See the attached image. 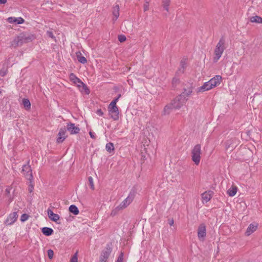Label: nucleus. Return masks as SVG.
Segmentation results:
<instances>
[{
  "label": "nucleus",
  "mask_w": 262,
  "mask_h": 262,
  "mask_svg": "<svg viewBox=\"0 0 262 262\" xmlns=\"http://www.w3.org/2000/svg\"><path fill=\"white\" fill-rule=\"evenodd\" d=\"M99 113H100V114H103V113H102L100 110H99Z\"/></svg>",
  "instance_id": "47"
},
{
  "label": "nucleus",
  "mask_w": 262,
  "mask_h": 262,
  "mask_svg": "<svg viewBox=\"0 0 262 262\" xmlns=\"http://www.w3.org/2000/svg\"><path fill=\"white\" fill-rule=\"evenodd\" d=\"M123 253L121 252L118 257V258L116 262H123Z\"/></svg>",
  "instance_id": "33"
},
{
  "label": "nucleus",
  "mask_w": 262,
  "mask_h": 262,
  "mask_svg": "<svg viewBox=\"0 0 262 262\" xmlns=\"http://www.w3.org/2000/svg\"><path fill=\"white\" fill-rule=\"evenodd\" d=\"M225 49V41L223 39H221L217 42L214 51L213 60L215 62L222 56Z\"/></svg>",
  "instance_id": "3"
},
{
  "label": "nucleus",
  "mask_w": 262,
  "mask_h": 262,
  "mask_svg": "<svg viewBox=\"0 0 262 262\" xmlns=\"http://www.w3.org/2000/svg\"><path fill=\"white\" fill-rule=\"evenodd\" d=\"M30 191L31 192L32 191L31 188H29Z\"/></svg>",
  "instance_id": "48"
},
{
  "label": "nucleus",
  "mask_w": 262,
  "mask_h": 262,
  "mask_svg": "<svg viewBox=\"0 0 262 262\" xmlns=\"http://www.w3.org/2000/svg\"><path fill=\"white\" fill-rule=\"evenodd\" d=\"M18 216L17 212H13L12 213H10L9 216L5 221V224L6 225H12L16 220Z\"/></svg>",
  "instance_id": "10"
},
{
  "label": "nucleus",
  "mask_w": 262,
  "mask_h": 262,
  "mask_svg": "<svg viewBox=\"0 0 262 262\" xmlns=\"http://www.w3.org/2000/svg\"><path fill=\"white\" fill-rule=\"evenodd\" d=\"M89 134H90L91 138H92V139H96L95 135L94 132L90 131L89 132Z\"/></svg>",
  "instance_id": "40"
},
{
  "label": "nucleus",
  "mask_w": 262,
  "mask_h": 262,
  "mask_svg": "<svg viewBox=\"0 0 262 262\" xmlns=\"http://www.w3.org/2000/svg\"><path fill=\"white\" fill-rule=\"evenodd\" d=\"M78 252L77 251L71 257L70 262H78Z\"/></svg>",
  "instance_id": "31"
},
{
  "label": "nucleus",
  "mask_w": 262,
  "mask_h": 262,
  "mask_svg": "<svg viewBox=\"0 0 262 262\" xmlns=\"http://www.w3.org/2000/svg\"><path fill=\"white\" fill-rule=\"evenodd\" d=\"M41 232L44 235L46 236H50L53 233L54 231L51 228L43 227L41 229Z\"/></svg>",
  "instance_id": "22"
},
{
  "label": "nucleus",
  "mask_w": 262,
  "mask_h": 262,
  "mask_svg": "<svg viewBox=\"0 0 262 262\" xmlns=\"http://www.w3.org/2000/svg\"><path fill=\"white\" fill-rule=\"evenodd\" d=\"M67 128L71 134H76L80 131V128L76 126L75 124L72 123H67Z\"/></svg>",
  "instance_id": "13"
},
{
  "label": "nucleus",
  "mask_w": 262,
  "mask_h": 262,
  "mask_svg": "<svg viewBox=\"0 0 262 262\" xmlns=\"http://www.w3.org/2000/svg\"><path fill=\"white\" fill-rule=\"evenodd\" d=\"M7 74L6 70H2L0 72V74L2 76H4Z\"/></svg>",
  "instance_id": "39"
},
{
  "label": "nucleus",
  "mask_w": 262,
  "mask_h": 262,
  "mask_svg": "<svg viewBox=\"0 0 262 262\" xmlns=\"http://www.w3.org/2000/svg\"><path fill=\"white\" fill-rule=\"evenodd\" d=\"M78 89L80 91V92L84 94L89 95L90 93V91L87 85L84 84L83 82V83L80 86V87H78Z\"/></svg>",
  "instance_id": "19"
},
{
  "label": "nucleus",
  "mask_w": 262,
  "mask_h": 262,
  "mask_svg": "<svg viewBox=\"0 0 262 262\" xmlns=\"http://www.w3.org/2000/svg\"><path fill=\"white\" fill-rule=\"evenodd\" d=\"M21 172H23L24 176L27 179L31 181L33 179L32 169L29 165V161H28L27 164H25L23 166Z\"/></svg>",
  "instance_id": "7"
},
{
  "label": "nucleus",
  "mask_w": 262,
  "mask_h": 262,
  "mask_svg": "<svg viewBox=\"0 0 262 262\" xmlns=\"http://www.w3.org/2000/svg\"><path fill=\"white\" fill-rule=\"evenodd\" d=\"M112 13L113 15L112 20L115 22L119 16V6L118 5H116L113 7Z\"/></svg>",
  "instance_id": "16"
},
{
  "label": "nucleus",
  "mask_w": 262,
  "mask_h": 262,
  "mask_svg": "<svg viewBox=\"0 0 262 262\" xmlns=\"http://www.w3.org/2000/svg\"><path fill=\"white\" fill-rule=\"evenodd\" d=\"M230 148V145H229L228 146L227 145H226V149H228V148Z\"/></svg>",
  "instance_id": "46"
},
{
  "label": "nucleus",
  "mask_w": 262,
  "mask_h": 262,
  "mask_svg": "<svg viewBox=\"0 0 262 262\" xmlns=\"http://www.w3.org/2000/svg\"><path fill=\"white\" fill-rule=\"evenodd\" d=\"M118 98L112 101L110 104L108 109L109 112L112 114H118V109L116 106V103L118 101Z\"/></svg>",
  "instance_id": "11"
},
{
  "label": "nucleus",
  "mask_w": 262,
  "mask_h": 262,
  "mask_svg": "<svg viewBox=\"0 0 262 262\" xmlns=\"http://www.w3.org/2000/svg\"><path fill=\"white\" fill-rule=\"evenodd\" d=\"M20 35L24 43L31 41L34 39L35 38L34 35L32 34L21 33L20 34Z\"/></svg>",
  "instance_id": "14"
},
{
  "label": "nucleus",
  "mask_w": 262,
  "mask_h": 262,
  "mask_svg": "<svg viewBox=\"0 0 262 262\" xmlns=\"http://www.w3.org/2000/svg\"><path fill=\"white\" fill-rule=\"evenodd\" d=\"M201 146L200 144H196L194 146L191 151L192 160L196 165H199L201 159Z\"/></svg>",
  "instance_id": "5"
},
{
  "label": "nucleus",
  "mask_w": 262,
  "mask_h": 262,
  "mask_svg": "<svg viewBox=\"0 0 262 262\" xmlns=\"http://www.w3.org/2000/svg\"><path fill=\"white\" fill-rule=\"evenodd\" d=\"M256 228L257 225H255L253 224H250V225L247 229L246 234L247 236L250 235L251 233H252L254 231L256 230Z\"/></svg>",
  "instance_id": "20"
},
{
  "label": "nucleus",
  "mask_w": 262,
  "mask_h": 262,
  "mask_svg": "<svg viewBox=\"0 0 262 262\" xmlns=\"http://www.w3.org/2000/svg\"><path fill=\"white\" fill-rule=\"evenodd\" d=\"M28 219V215L27 214H23L20 217V220L22 222L26 221Z\"/></svg>",
  "instance_id": "36"
},
{
  "label": "nucleus",
  "mask_w": 262,
  "mask_h": 262,
  "mask_svg": "<svg viewBox=\"0 0 262 262\" xmlns=\"http://www.w3.org/2000/svg\"><path fill=\"white\" fill-rule=\"evenodd\" d=\"M177 81V79H173L172 80V83H173L174 82H176Z\"/></svg>",
  "instance_id": "45"
},
{
  "label": "nucleus",
  "mask_w": 262,
  "mask_h": 262,
  "mask_svg": "<svg viewBox=\"0 0 262 262\" xmlns=\"http://www.w3.org/2000/svg\"><path fill=\"white\" fill-rule=\"evenodd\" d=\"M192 93V89L189 88L187 90H185L178 97H177L169 105L165 106L164 111L165 113H172L173 109L181 107L187 101V97H188Z\"/></svg>",
  "instance_id": "1"
},
{
  "label": "nucleus",
  "mask_w": 262,
  "mask_h": 262,
  "mask_svg": "<svg viewBox=\"0 0 262 262\" xmlns=\"http://www.w3.org/2000/svg\"><path fill=\"white\" fill-rule=\"evenodd\" d=\"M76 55L77 59L79 62L83 63V64L86 63V62H87L86 59L83 56H82V55L80 52H77L76 53Z\"/></svg>",
  "instance_id": "21"
},
{
  "label": "nucleus",
  "mask_w": 262,
  "mask_h": 262,
  "mask_svg": "<svg viewBox=\"0 0 262 262\" xmlns=\"http://www.w3.org/2000/svg\"><path fill=\"white\" fill-rule=\"evenodd\" d=\"M88 181H89V185L90 186V188L92 190H94L95 189V187H94V182H93V179L92 177H89L88 178Z\"/></svg>",
  "instance_id": "29"
},
{
  "label": "nucleus",
  "mask_w": 262,
  "mask_h": 262,
  "mask_svg": "<svg viewBox=\"0 0 262 262\" xmlns=\"http://www.w3.org/2000/svg\"><path fill=\"white\" fill-rule=\"evenodd\" d=\"M206 236V229L205 224H201L198 229V236L200 241H203Z\"/></svg>",
  "instance_id": "8"
},
{
  "label": "nucleus",
  "mask_w": 262,
  "mask_h": 262,
  "mask_svg": "<svg viewBox=\"0 0 262 262\" xmlns=\"http://www.w3.org/2000/svg\"><path fill=\"white\" fill-rule=\"evenodd\" d=\"M222 81V77L220 75H215L207 82L204 83L203 85L195 90L197 94L211 90L219 86Z\"/></svg>",
  "instance_id": "2"
},
{
  "label": "nucleus",
  "mask_w": 262,
  "mask_h": 262,
  "mask_svg": "<svg viewBox=\"0 0 262 262\" xmlns=\"http://www.w3.org/2000/svg\"><path fill=\"white\" fill-rule=\"evenodd\" d=\"M250 21L253 23L262 24V17L257 15L251 16Z\"/></svg>",
  "instance_id": "23"
},
{
  "label": "nucleus",
  "mask_w": 262,
  "mask_h": 262,
  "mask_svg": "<svg viewBox=\"0 0 262 262\" xmlns=\"http://www.w3.org/2000/svg\"><path fill=\"white\" fill-rule=\"evenodd\" d=\"M119 210V209H115V210H113V211H112V212H111V215L112 216H114V215H115L116 213V211H117V210Z\"/></svg>",
  "instance_id": "41"
},
{
  "label": "nucleus",
  "mask_w": 262,
  "mask_h": 262,
  "mask_svg": "<svg viewBox=\"0 0 262 262\" xmlns=\"http://www.w3.org/2000/svg\"><path fill=\"white\" fill-rule=\"evenodd\" d=\"M47 34L48 35V36H49L50 37H51L52 38H54V36L52 32L48 31H47Z\"/></svg>",
  "instance_id": "38"
},
{
  "label": "nucleus",
  "mask_w": 262,
  "mask_h": 262,
  "mask_svg": "<svg viewBox=\"0 0 262 262\" xmlns=\"http://www.w3.org/2000/svg\"><path fill=\"white\" fill-rule=\"evenodd\" d=\"M24 44L23 40L19 35L15 37L10 42V48L11 49H16L18 47L21 46Z\"/></svg>",
  "instance_id": "9"
},
{
  "label": "nucleus",
  "mask_w": 262,
  "mask_h": 262,
  "mask_svg": "<svg viewBox=\"0 0 262 262\" xmlns=\"http://www.w3.org/2000/svg\"><path fill=\"white\" fill-rule=\"evenodd\" d=\"M170 3V0H162V6L167 11H168V7Z\"/></svg>",
  "instance_id": "26"
},
{
  "label": "nucleus",
  "mask_w": 262,
  "mask_h": 262,
  "mask_svg": "<svg viewBox=\"0 0 262 262\" xmlns=\"http://www.w3.org/2000/svg\"><path fill=\"white\" fill-rule=\"evenodd\" d=\"M233 149V147H232L231 149H230L231 150H232Z\"/></svg>",
  "instance_id": "49"
},
{
  "label": "nucleus",
  "mask_w": 262,
  "mask_h": 262,
  "mask_svg": "<svg viewBox=\"0 0 262 262\" xmlns=\"http://www.w3.org/2000/svg\"><path fill=\"white\" fill-rule=\"evenodd\" d=\"M7 21L10 23L15 24H22L25 22V20L22 17H9L7 18Z\"/></svg>",
  "instance_id": "15"
},
{
  "label": "nucleus",
  "mask_w": 262,
  "mask_h": 262,
  "mask_svg": "<svg viewBox=\"0 0 262 262\" xmlns=\"http://www.w3.org/2000/svg\"><path fill=\"white\" fill-rule=\"evenodd\" d=\"M48 216L50 219L54 222H57L59 220V216L57 214L54 213L51 209H48L47 210Z\"/></svg>",
  "instance_id": "17"
},
{
  "label": "nucleus",
  "mask_w": 262,
  "mask_h": 262,
  "mask_svg": "<svg viewBox=\"0 0 262 262\" xmlns=\"http://www.w3.org/2000/svg\"><path fill=\"white\" fill-rule=\"evenodd\" d=\"M47 252L49 258L50 259H52L54 256L53 251L51 249H49L48 250Z\"/></svg>",
  "instance_id": "32"
},
{
  "label": "nucleus",
  "mask_w": 262,
  "mask_h": 262,
  "mask_svg": "<svg viewBox=\"0 0 262 262\" xmlns=\"http://www.w3.org/2000/svg\"><path fill=\"white\" fill-rule=\"evenodd\" d=\"M111 117L115 120H117L119 119V116H111Z\"/></svg>",
  "instance_id": "42"
},
{
  "label": "nucleus",
  "mask_w": 262,
  "mask_h": 262,
  "mask_svg": "<svg viewBox=\"0 0 262 262\" xmlns=\"http://www.w3.org/2000/svg\"><path fill=\"white\" fill-rule=\"evenodd\" d=\"M66 133V128H60V129L59 130V132L58 134V136L66 137V136H65Z\"/></svg>",
  "instance_id": "30"
},
{
  "label": "nucleus",
  "mask_w": 262,
  "mask_h": 262,
  "mask_svg": "<svg viewBox=\"0 0 262 262\" xmlns=\"http://www.w3.org/2000/svg\"><path fill=\"white\" fill-rule=\"evenodd\" d=\"M126 39V37L124 35H120L118 36V40L121 42L125 41Z\"/></svg>",
  "instance_id": "34"
},
{
  "label": "nucleus",
  "mask_w": 262,
  "mask_h": 262,
  "mask_svg": "<svg viewBox=\"0 0 262 262\" xmlns=\"http://www.w3.org/2000/svg\"><path fill=\"white\" fill-rule=\"evenodd\" d=\"M70 80L72 82L77 88L83 83V82L78 78L76 75L73 73H71L69 76Z\"/></svg>",
  "instance_id": "12"
},
{
  "label": "nucleus",
  "mask_w": 262,
  "mask_h": 262,
  "mask_svg": "<svg viewBox=\"0 0 262 262\" xmlns=\"http://www.w3.org/2000/svg\"><path fill=\"white\" fill-rule=\"evenodd\" d=\"M69 211L74 215H77L79 213L78 208L74 205H72L69 207Z\"/></svg>",
  "instance_id": "24"
},
{
  "label": "nucleus",
  "mask_w": 262,
  "mask_h": 262,
  "mask_svg": "<svg viewBox=\"0 0 262 262\" xmlns=\"http://www.w3.org/2000/svg\"><path fill=\"white\" fill-rule=\"evenodd\" d=\"M213 192L212 191H205L202 194V198L203 201L207 203L210 200L213 195Z\"/></svg>",
  "instance_id": "18"
},
{
  "label": "nucleus",
  "mask_w": 262,
  "mask_h": 262,
  "mask_svg": "<svg viewBox=\"0 0 262 262\" xmlns=\"http://www.w3.org/2000/svg\"><path fill=\"white\" fill-rule=\"evenodd\" d=\"M112 249L108 244L106 245L105 248L101 253L99 262H106L109 257Z\"/></svg>",
  "instance_id": "6"
},
{
  "label": "nucleus",
  "mask_w": 262,
  "mask_h": 262,
  "mask_svg": "<svg viewBox=\"0 0 262 262\" xmlns=\"http://www.w3.org/2000/svg\"><path fill=\"white\" fill-rule=\"evenodd\" d=\"M149 2H146L144 4V6H143V10H144V11H147L149 10Z\"/></svg>",
  "instance_id": "35"
},
{
  "label": "nucleus",
  "mask_w": 262,
  "mask_h": 262,
  "mask_svg": "<svg viewBox=\"0 0 262 262\" xmlns=\"http://www.w3.org/2000/svg\"><path fill=\"white\" fill-rule=\"evenodd\" d=\"M237 192V188L236 187H232V188L229 189L227 191V193L230 196H233L235 195Z\"/></svg>",
  "instance_id": "25"
},
{
  "label": "nucleus",
  "mask_w": 262,
  "mask_h": 262,
  "mask_svg": "<svg viewBox=\"0 0 262 262\" xmlns=\"http://www.w3.org/2000/svg\"><path fill=\"white\" fill-rule=\"evenodd\" d=\"M136 194V191L135 189H132L130 191L128 196L116 208V209H122L128 206L133 201Z\"/></svg>",
  "instance_id": "4"
},
{
  "label": "nucleus",
  "mask_w": 262,
  "mask_h": 262,
  "mask_svg": "<svg viewBox=\"0 0 262 262\" xmlns=\"http://www.w3.org/2000/svg\"><path fill=\"white\" fill-rule=\"evenodd\" d=\"M23 104L24 105V106L26 109H28L30 107L31 104L29 101V100L27 99H24L23 100Z\"/></svg>",
  "instance_id": "28"
},
{
  "label": "nucleus",
  "mask_w": 262,
  "mask_h": 262,
  "mask_svg": "<svg viewBox=\"0 0 262 262\" xmlns=\"http://www.w3.org/2000/svg\"><path fill=\"white\" fill-rule=\"evenodd\" d=\"M65 139L66 137L58 136L57 139V142L58 143H62L64 140Z\"/></svg>",
  "instance_id": "37"
},
{
  "label": "nucleus",
  "mask_w": 262,
  "mask_h": 262,
  "mask_svg": "<svg viewBox=\"0 0 262 262\" xmlns=\"http://www.w3.org/2000/svg\"><path fill=\"white\" fill-rule=\"evenodd\" d=\"M105 148L108 152H111L114 150V144L111 142L108 143L106 144Z\"/></svg>",
  "instance_id": "27"
},
{
  "label": "nucleus",
  "mask_w": 262,
  "mask_h": 262,
  "mask_svg": "<svg viewBox=\"0 0 262 262\" xmlns=\"http://www.w3.org/2000/svg\"><path fill=\"white\" fill-rule=\"evenodd\" d=\"M169 224L170 226L173 225V221L172 220H169Z\"/></svg>",
  "instance_id": "44"
},
{
  "label": "nucleus",
  "mask_w": 262,
  "mask_h": 262,
  "mask_svg": "<svg viewBox=\"0 0 262 262\" xmlns=\"http://www.w3.org/2000/svg\"><path fill=\"white\" fill-rule=\"evenodd\" d=\"M7 0H0V4H5Z\"/></svg>",
  "instance_id": "43"
}]
</instances>
